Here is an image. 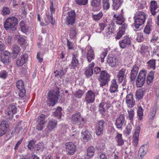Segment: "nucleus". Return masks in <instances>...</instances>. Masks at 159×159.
<instances>
[{"instance_id":"8","label":"nucleus","mask_w":159,"mask_h":159,"mask_svg":"<svg viewBox=\"0 0 159 159\" xmlns=\"http://www.w3.org/2000/svg\"><path fill=\"white\" fill-rule=\"evenodd\" d=\"M106 124L103 120H100L98 122L95 128V133L97 136H99L103 134V130Z\"/></svg>"},{"instance_id":"64","label":"nucleus","mask_w":159,"mask_h":159,"mask_svg":"<svg viewBox=\"0 0 159 159\" xmlns=\"http://www.w3.org/2000/svg\"><path fill=\"white\" fill-rule=\"evenodd\" d=\"M104 104L106 109H108L111 106V103L109 101H107L106 102H104Z\"/></svg>"},{"instance_id":"28","label":"nucleus","mask_w":159,"mask_h":159,"mask_svg":"<svg viewBox=\"0 0 159 159\" xmlns=\"http://www.w3.org/2000/svg\"><path fill=\"white\" fill-rule=\"evenodd\" d=\"M113 17L115 18L116 20V23L117 24L121 25L124 23L125 20V19L122 14L121 13L118 15H114Z\"/></svg>"},{"instance_id":"5","label":"nucleus","mask_w":159,"mask_h":159,"mask_svg":"<svg viewBox=\"0 0 159 159\" xmlns=\"http://www.w3.org/2000/svg\"><path fill=\"white\" fill-rule=\"evenodd\" d=\"M146 16L145 13L143 12H139L137 14L134 16V17L135 20L134 24L136 29H139L140 26L144 23Z\"/></svg>"},{"instance_id":"40","label":"nucleus","mask_w":159,"mask_h":159,"mask_svg":"<svg viewBox=\"0 0 159 159\" xmlns=\"http://www.w3.org/2000/svg\"><path fill=\"white\" fill-rule=\"evenodd\" d=\"M145 146L146 145H143L139 148V153L140 154L141 157H143L147 152L146 149L145 148Z\"/></svg>"},{"instance_id":"1","label":"nucleus","mask_w":159,"mask_h":159,"mask_svg":"<svg viewBox=\"0 0 159 159\" xmlns=\"http://www.w3.org/2000/svg\"><path fill=\"white\" fill-rule=\"evenodd\" d=\"M18 23V19L14 16L9 17L6 19L4 22V27L7 30L15 31Z\"/></svg>"},{"instance_id":"26","label":"nucleus","mask_w":159,"mask_h":159,"mask_svg":"<svg viewBox=\"0 0 159 159\" xmlns=\"http://www.w3.org/2000/svg\"><path fill=\"white\" fill-rule=\"evenodd\" d=\"M16 110L17 108L15 105H9L6 111L9 117H12L13 114L16 113Z\"/></svg>"},{"instance_id":"50","label":"nucleus","mask_w":159,"mask_h":159,"mask_svg":"<svg viewBox=\"0 0 159 159\" xmlns=\"http://www.w3.org/2000/svg\"><path fill=\"white\" fill-rule=\"evenodd\" d=\"M46 16L48 20L51 22L52 24H53L55 21L53 20L52 13L48 12L46 14Z\"/></svg>"},{"instance_id":"48","label":"nucleus","mask_w":159,"mask_h":159,"mask_svg":"<svg viewBox=\"0 0 159 159\" xmlns=\"http://www.w3.org/2000/svg\"><path fill=\"white\" fill-rule=\"evenodd\" d=\"M125 31L122 30L120 29H119V30L117 33L116 39H120L125 33Z\"/></svg>"},{"instance_id":"38","label":"nucleus","mask_w":159,"mask_h":159,"mask_svg":"<svg viewBox=\"0 0 159 159\" xmlns=\"http://www.w3.org/2000/svg\"><path fill=\"white\" fill-rule=\"evenodd\" d=\"M61 107H58L56 110L53 112V115L54 116L57 117L58 119L60 118L62 115L61 112Z\"/></svg>"},{"instance_id":"46","label":"nucleus","mask_w":159,"mask_h":159,"mask_svg":"<svg viewBox=\"0 0 159 159\" xmlns=\"http://www.w3.org/2000/svg\"><path fill=\"white\" fill-rule=\"evenodd\" d=\"M99 111L102 114H103L106 111V108L104 104V102H101L99 106Z\"/></svg>"},{"instance_id":"35","label":"nucleus","mask_w":159,"mask_h":159,"mask_svg":"<svg viewBox=\"0 0 159 159\" xmlns=\"http://www.w3.org/2000/svg\"><path fill=\"white\" fill-rule=\"evenodd\" d=\"M101 0H91L90 5L93 7L98 8L100 7Z\"/></svg>"},{"instance_id":"43","label":"nucleus","mask_w":159,"mask_h":159,"mask_svg":"<svg viewBox=\"0 0 159 159\" xmlns=\"http://www.w3.org/2000/svg\"><path fill=\"white\" fill-rule=\"evenodd\" d=\"M66 71H65L63 68H61L60 70H56L54 71V73L55 74V76L58 77V76H61Z\"/></svg>"},{"instance_id":"55","label":"nucleus","mask_w":159,"mask_h":159,"mask_svg":"<svg viewBox=\"0 0 159 159\" xmlns=\"http://www.w3.org/2000/svg\"><path fill=\"white\" fill-rule=\"evenodd\" d=\"M152 52L153 55H157L159 57V46L156 47L152 50Z\"/></svg>"},{"instance_id":"13","label":"nucleus","mask_w":159,"mask_h":159,"mask_svg":"<svg viewBox=\"0 0 159 159\" xmlns=\"http://www.w3.org/2000/svg\"><path fill=\"white\" fill-rule=\"evenodd\" d=\"M95 93L91 90H89L86 94L84 101L87 104L93 103L95 101Z\"/></svg>"},{"instance_id":"7","label":"nucleus","mask_w":159,"mask_h":159,"mask_svg":"<svg viewBox=\"0 0 159 159\" xmlns=\"http://www.w3.org/2000/svg\"><path fill=\"white\" fill-rule=\"evenodd\" d=\"M146 72L144 70H141L139 73L137 78L136 84L138 87H141L144 84Z\"/></svg>"},{"instance_id":"14","label":"nucleus","mask_w":159,"mask_h":159,"mask_svg":"<svg viewBox=\"0 0 159 159\" xmlns=\"http://www.w3.org/2000/svg\"><path fill=\"white\" fill-rule=\"evenodd\" d=\"M16 85L19 90V96L21 98L23 97L25 95L26 93L24 82L22 80H18L16 83Z\"/></svg>"},{"instance_id":"6","label":"nucleus","mask_w":159,"mask_h":159,"mask_svg":"<svg viewBox=\"0 0 159 159\" xmlns=\"http://www.w3.org/2000/svg\"><path fill=\"white\" fill-rule=\"evenodd\" d=\"M119 43L120 47L121 48L125 49L128 48L131 43V37L129 35H125L119 41Z\"/></svg>"},{"instance_id":"32","label":"nucleus","mask_w":159,"mask_h":159,"mask_svg":"<svg viewBox=\"0 0 159 159\" xmlns=\"http://www.w3.org/2000/svg\"><path fill=\"white\" fill-rule=\"evenodd\" d=\"M95 149L92 146H90L89 147L87 150V158H89L92 157L94 154Z\"/></svg>"},{"instance_id":"37","label":"nucleus","mask_w":159,"mask_h":159,"mask_svg":"<svg viewBox=\"0 0 159 159\" xmlns=\"http://www.w3.org/2000/svg\"><path fill=\"white\" fill-rule=\"evenodd\" d=\"M144 92V89L142 88L141 89H139L136 92V98L139 100L142 98L143 96V94Z\"/></svg>"},{"instance_id":"34","label":"nucleus","mask_w":159,"mask_h":159,"mask_svg":"<svg viewBox=\"0 0 159 159\" xmlns=\"http://www.w3.org/2000/svg\"><path fill=\"white\" fill-rule=\"evenodd\" d=\"M70 37L71 39H74L76 37L77 33L76 28L73 26L70 28Z\"/></svg>"},{"instance_id":"12","label":"nucleus","mask_w":159,"mask_h":159,"mask_svg":"<svg viewBox=\"0 0 159 159\" xmlns=\"http://www.w3.org/2000/svg\"><path fill=\"white\" fill-rule=\"evenodd\" d=\"M10 122L8 121L3 120L0 124V136L5 134L9 127Z\"/></svg>"},{"instance_id":"16","label":"nucleus","mask_w":159,"mask_h":159,"mask_svg":"<svg viewBox=\"0 0 159 159\" xmlns=\"http://www.w3.org/2000/svg\"><path fill=\"white\" fill-rule=\"evenodd\" d=\"M126 72V69L122 68L118 72L117 77L119 83H121L125 79L127 74Z\"/></svg>"},{"instance_id":"30","label":"nucleus","mask_w":159,"mask_h":159,"mask_svg":"<svg viewBox=\"0 0 159 159\" xmlns=\"http://www.w3.org/2000/svg\"><path fill=\"white\" fill-rule=\"evenodd\" d=\"M57 125V121L55 120H50L49 121L47 126L50 131L56 128Z\"/></svg>"},{"instance_id":"17","label":"nucleus","mask_w":159,"mask_h":159,"mask_svg":"<svg viewBox=\"0 0 159 159\" xmlns=\"http://www.w3.org/2000/svg\"><path fill=\"white\" fill-rule=\"evenodd\" d=\"M86 49L87 52L86 54V57L89 62H90L92 61L94 59L95 55L93 50L90 46L86 47Z\"/></svg>"},{"instance_id":"61","label":"nucleus","mask_w":159,"mask_h":159,"mask_svg":"<svg viewBox=\"0 0 159 159\" xmlns=\"http://www.w3.org/2000/svg\"><path fill=\"white\" fill-rule=\"evenodd\" d=\"M137 39L139 42H141L143 39V37L142 34L138 33V34Z\"/></svg>"},{"instance_id":"41","label":"nucleus","mask_w":159,"mask_h":159,"mask_svg":"<svg viewBox=\"0 0 159 159\" xmlns=\"http://www.w3.org/2000/svg\"><path fill=\"white\" fill-rule=\"evenodd\" d=\"M155 60L152 59L149 60L147 62L148 64V69L152 68L153 70L155 69Z\"/></svg>"},{"instance_id":"25","label":"nucleus","mask_w":159,"mask_h":159,"mask_svg":"<svg viewBox=\"0 0 159 159\" xmlns=\"http://www.w3.org/2000/svg\"><path fill=\"white\" fill-rule=\"evenodd\" d=\"M118 85L116 80L113 79L111 81V84L109 89V91L111 93H114L118 91Z\"/></svg>"},{"instance_id":"49","label":"nucleus","mask_w":159,"mask_h":159,"mask_svg":"<svg viewBox=\"0 0 159 159\" xmlns=\"http://www.w3.org/2000/svg\"><path fill=\"white\" fill-rule=\"evenodd\" d=\"M88 0H75L76 4L79 5H85L88 3Z\"/></svg>"},{"instance_id":"42","label":"nucleus","mask_w":159,"mask_h":159,"mask_svg":"<svg viewBox=\"0 0 159 159\" xmlns=\"http://www.w3.org/2000/svg\"><path fill=\"white\" fill-rule=\"evenodd\" d=\"M128 117L129 120L131 122L133 121L134 116V111L133 109H131L128 111Z\"/></svg>"},{"instance_id":"31","label":"nucleus","mask_w":159,"mask_h":159,"mask_svg":"<svg viewBox=\"0 0 159 159\" xmlns=\"http://www.w3.org/2000/svg\"><path fill=\"white\" fill-rule=\"evenodd\" d=\"M117 135L115 137L118 146H122L124 144V141L122 138V134L116 133Z\"/></svg>"},{"instance_id":"44","label":"nucleus","mask_w":159,"mask_h":159,"mask_svg":"<svg viewBox=\"0 0 159 159\" xmlns=\"http://www.w3.org/2000/svg\"><path fill=\"white\" fill-rule=\"evenodd\" d=\"M143 110L142 107L140 106L139 107L137 111V116H139V120H142L143 116Z\"/></svg>"},{"instance_id":"10","label":"nucleus","mask_w":159,"mask_h":159,"mask_svg":"<svg viewBox=\"0 0 159 159\" xmlns=\"http://www.w3.org/2000/svg\"><path fill=\"white\" fill-rule=\"evenodd\" d=\"M45 117V115L43 114H41L38 116L36 126L37 130L40 131L43 129L46 123Z\"/></svg>"},{"instance_id":"56","label":"nucleus","mask_w":159,"mask_h":159,"mask_svg":"<svg viewBox=\"0 0 159 159\" xmlns=\"http://www.w3.org/2000/svg\"><path fill=\"white\" fill-rule=\"evenodd\" d=\"M132 126L131 125H128L127 126L126 129V133L127 135H129L132 131Z\"/></svg>"},{"instance_id":"9","label":"nucleus","mask_w":159,"mask_h":159,"mask_svg":"<svg viewBox=\"0 0 159 159\" xmlns=\"http://www.w3.org/2000/svg\"><path fill=\"white\" fill-rule=\"evenodd\" d=\"M126 123L125 115L124 114H120L119 117L116 119L115 125L117 128L122 129L123 126L125 125Z\"/></svg>"},{"instance_id":"29","label":"nucleus","mask_w":159,"mask_h":159,"mask_svg":"<svg viewBox=\"0 0 159 159\" xmlns=\"http://www.w3.org/2000/svg\"><path fill=\"white\" fill-rule=\"evenodd\" d=\"M112 7L114 10H117L120 7L123 3V0H112Z\"/></svg>"},{"instance_id":"45","label":"nucleus","mask_w":159,"mask_h":159,"mask_svg":"<svg viewBox=\"0 0 159 159\" xmlns=\"http://www.w3.org/2000/svg\"><path fill=\"white\" fill-rule=\"evenodd\" d=\"M154 79V73L151 71L149 74L147 80V82L148 84H149Z\"/></svg>"},{"instance_id":"58","label":"nucleus","mask_w":159,"mask_h":159,"mask_svg":"<svg viewBox=\"0 0 159 159\" xmlns=\"http://www.w3.org/2000/svg\"><path fill=\"white\" fill-rule=\"evenodd\" d=\"M151 30L150 26L149 24H147L144 28V32L146 34H148L150 33Z\"/></svg>"},{"instance_id":"20","label":"nucleus","mask_w":159,"mask_h":159,"mask_svg":"<svg viewBox=\"0 0 159 159\" xmlns=\"http://www.w3.org/2000/svg\"><path fill=\"white\" fill-rule=\"evenodd\" d=\"M94 63L92 62L89 65L88 67L86 68L85 72L84 75L88 78L91 76L93 74Z\"/></svg>"},{"instance_id":"4","label":"nucleus","mask_w":159,"mask_h":159,"mask_svg":"<svg viewBox=\"0 0 159 159\" xmlns=\"http://www.w3.org/2000/svg\"><path fill=\"white\" fill-rule=\"evenodd\" d=\"M110 78V75L107 71H102L98 79L100 86L103 87L104 86H107Z\"/></svg>"},{"instance_id":"2","label":"nucleus","mask_w":159,"mask_h":159,"mask_svg":"<svg viewBox=\"0 0 159 159\" xmlns=\"http://www.w3.org/2000/svg\"><path fill=\"white\" fill-rule=\"evenodd\" d=\"M56 89V91L50 90L48 92L47 104L49 106H53L57 102L58 97L60 96V89L58 87H57Z\"/></svg>"},{"instance_id":"36","label":"nucleus","mask_w":159,"mask_h":159,"mask_svg":"<svg viewBox=\"0 0 159 159\" xmlns=\"http://www.w3.org/2000/svg\"><path fill=\"white\" fill-rule=\"evenodd\" d=\"M21 49L19 47L16 45H14L13 46V54L14 56V58H16L18 55Z\"/></svg>"},{"instance_id":"33","label":"nucleus","mask_w":159,"mask_h":159,"mask_svg":"<svg viewBox=\"0 0 159 159\" xmlns=\"http://www.w3.org/2000/svg\"><path fill=\"white\" fill-rule=\"evenodd\" d=\"M81 133L83 139L84 140L88 141L90 139L92 136L88 130H85L84 132H82Z\"/></svg>"},{"instance_id":"23","label":"nucleus","mask_w":159,"mask_h":159,"mask_svg":"<svg viewBox=\"0 0 159 159\" xmlns=\"http://www.w3.org/2000/svg\"><path fill=\"white\" fill-rule=\"evenodd\" d=\"M139 68L136 65H134L133 67L130 74V80L131 81H134L138 74Z\"/></svg>"},{"instance_id":"24","label":"nucleus","mask_w":159,"mask_h":159,"mask_svg":"<svg viewBox=\"0 0 159 159\" xmlns=\"http://www.w3.org/2000/svg\"><path fill=\"white\" fill-rule=\"evenodd\" d=\"M10 53L8 51H5L1 56L2 62L4 64L8 63L10 61Z\"/></svg>"},{"instance_id":"59","label":"nucleus","mask_w":159,"mask_h":159,"mask_svg":"<svg viewBox=\"0 0 159 159\" xmlns=\"http://www.w3.org/2000/svg\"><path fill=\"white\" fill-rule=\"evenodd\" d=\"M28 56L26 53L24 54L21 56V59L25 63L28 60Z\"/></svg>"},{"instance_id":"18","label":"nucleus","mask_w":159,"mask_h":159,"mask_svg":"<svg viewBox=\"0 0 159 159\" xmlns=\"http://www.w3.org/2000/svg\"><path fill=\"white\" fill-rule=\"evenodd\" d=\"M140 130V127L139 126H137L135 129L134 134L133 136V145L136 147L137 146L139 141V137Z\"/></svg>"},{"instance_id":"54","label":"nucleus","mask_w":159,"mask_h":159,"mask_svg":"<svg viewBox=\"0 0 159 159\" xmlns=\"http://www.w3.org/2000/svg\"><path fill=\"white\" fill-rule=\"evenodd\" d=\"M10 11L9 8L7 7H3L2 10V15L5 16L9 15Z\"/></svg>"},{"instance_id":"22","label":"nucleus","mask_w":159,"mask_h":159,"mask_svg":"<svg viewBox=\"0 0 159 159\" xmlns=\"http://www.w3.org/2000/svg\"><path fill=\"white\" fill-rule=\"evenodd\" d=\"M72 60L69 66L70 69H73L76 68L79 64V62L78 60L77 56L74 54H72Z\"/></svg>"},{"instance_id":"27","label":"nucleus","mask_w":159,"mask_h":159,"mask_svg":"<svg viewBox=\"0 0 159 159\" xmlns=\"http://www.w3.org/2000/svg\"><path fill=\"white\" fill-rule=\"evenodd\" d=\"M107 62L109 65L112 67H115L118 65V60L115 57H108Z\"/></svg>"},{"instance_id":"51","label":"nucleus","mask_w":159,"mask_h":159,"mask_svg":"<svg viewBox=\"0 0 159 159\" xmlns=\"http://www.w3.org/2000/svg\"><path fill=\"white\" fill-rule=\"evenodd\" d=\"M84 93V92L81 89H79L76 91L74 95L78 98H80Z\"/></svg>"},{"instance_id":"53","label":"nucleus","mask_w":159,"mask_h":159,"mask_svg":"<svg viewBox=\"0 0 159 159\" xmlns=\"http://www.w3.org/2000/svg\"><path fill=\"white\" fill-rule=\"evenodd\" d=\"M159 34H155L153 36L151 40V42L152 43L158 41L159 42Z\"/></svg>"},{"instance_id":"47","label":"nucleus","mask_w":159,"mask_h":159,"mask_svg":"<svg viewBox=\"0 0 159 159\" xmlns=\"http://www.w3.org/2000/svg\"><path fill=\"white\" fill-rule=\"evenodd\" d=\"M8 75V72L5 70H2L0 72V78L5 79L7 77Z\"/></svg>"},{"instance_id":"21","label":"nucleus","mask_w":159,"mask_h":159,"mask_svg":"<svg viewBox=\"0 0 159 159\" xmlns=\"http://www.w3.org/2000/svg\"><path fill=\"white\" fill-rule=\"evenodd\" d=\"M158 7L157 2L155 1H152L150 3V11L151 14L153 16L156 15L157 11L156 10Z\"/></svg>"},{"instance_id":"57","label":"nucleus","mask_w":159,"mask_h":159,"mask_svg":"<svg viewBox=\"0 0 159 159\" xmlns=\"http://www.w3.org/2000/svg\"><path fill=\"white\" fill-rule=\"evenodd\" d=\"M19 37V38H18V43L20 45L22 46L23 45H24L25 43V40L23 38L20 37V36H17V37Z\"/></svg>"},{"instance_id":"11","label":"nucleus","mask_w":159,"mask_h":159,"mask_svg":"<svg viewBox=\"0 0 159 159\" xmlns=\"http://www.w3.org/2000/svg\"><path fill=\"white\" fill-rule=\"evenodd\" d=\"M76 14L74 10L71 11L68 13V16L66 18V23L67 25H72L75 22Z\"/></svg>"},{"instance_id":"52","label":"nucleus","mask_w":159,"mask_h":159,"mask_svg":"<svg viewBox=\"0 0 159 159\" xmlns=\"http://www.w3.org/2000/svg\"><path fill=\"white\" fill-rule=\"evenodd\" d=\"M156 107L152 108V111H151L148 114V117L150 119H152L156 113Z\"/></svg>"},{"instance_id":"19","label":"nucleus","mask_w":159,"mask_h":159,"mask_svg":"<svg viewBox=\"0 0 159 159\" xmlns=\"http://www.w3.org/2000/svg\"><path fill=\"white\" fill-rule=\"evenodd\" d=\"M125 101L127 106L129 107L132 108L135 104V102L133 98L132 94L129 93L127 95Z\"/></svg>"},{"instance_id":"15","label":"nucleus","mask_w":159,"mask_h":159,"mask_svg":"<svg viewBox=\"0 0 159 159\" xmlns=\"http://www.w3.org/2000/svg\"><path fill=\"white\" fill-rule=\"evenodd\" d=\"M66 149L68 155H73L75 151V146L72 142H67L65 144Z\"/></svg>"},{"instance_id":"63","label":"nucleus","mask_w":159,"mask_h":159,"mask_svg":"<svg viewBox=\"0 0 159 159\" xmlns=\"http://www.w3.org/2000/svg\"><path fill=\"white\" fill-rule=\"evenodd\" d=\"M34 143H35L33 140H31L29 142L28 146V148L29 150H31L33 148V146Z\"/></svg>"},{"instance_id":"62","label":"nucleus","mask_w":159,"mask_h":159,"mask_svg":"<svg viewBox=\"0 0 159 159\" xmlns=\"http://www.w3.org/2000/svg\"><path fill=\"white\" fill-rule=\"evenodd\" d=\"M116 28V26L113 25H110L108 27V31L111 33H113L114 31V30Z\"/></svg>"},{"instance_id":"3","label":"nucleus","mask_w":159,"mask_h":159,"mask_svg":"<svg viewBox=\"0 0 159 159\" xmlns=\"http://www.w3.org/2000/svg\"><path fill=\"white\" fill-rule=\"evenodd\" d=\"M72 122L78 126V128L82 129L84 126L85 122L84 118L80 113L73 114L71 117Z\"/></svg>"},{"instance_id":"60","label":"nucleus","mask_w":159,"mask_h":159,"mask_svg":"<svg viewBox=\"0 0 159 159\" xmlns=\"http://www.w3.org/2000/svg\"><path fill=\"white\" fill-rule=\"evenodd\" d=\"M44 148V144L42 143H40L38 144L37 145L36 147L37 150H40L41 151H43Z\"/></svg>"},{"instance_id":"39","label":"nucleus","mask_w":159,"mask_h":159,"mask_svg":"<svg viewBox=\"0 0 159 159\" xmlns=\"http://www.w3.org/2000/svg\"><path fill=\"white\" fill-rule=\"evenodd\" d=\"M92 18L95 21H98L99 20L102 16L103 14L102 11L99 12L97 14H94V13H92Z\"/></svg>"}]
</instances>
